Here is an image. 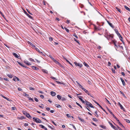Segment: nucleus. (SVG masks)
Wrapping results in <instances>:
<instances>
[{
    "label": "nucleus",
    "mask_w": 130,
    "mask_h": 130,
    "mask_svg": "<svg viewBox=\"0 0 130 130\" xmlns=\"http://www.w3.org/2000/svg\"><path fill=\"white\" fill-rule=\"evenodd\" d=\"M118 104L119 105L121 109L123 110L124 111H125V110L123 107L122 105L121 104L120 102H119L118 103Z\"/></svg>",
    "instance_id": "nucleus-9"
},
{
    "label": "nucleus",
    "mask_w": 130,
    "mask_h": 130,
    "mask_svg": "<svg viewBox=\"0 0 130 130\" xmlns=\"http://www.w3.org/2000/svg\"><path fill=\"white\" fill-rule=\"evenodd\" d=\"M124 8H125V9H126L128 10V11H129L130 12V8H128V7H127L126 6H124Z\"/></svg>",
    "instance_id": "nucleus-23"
},
{
    "label": "nucleus",
    "mask_w": 130,
    "mask_h": 130,
    "mask_svg": "<svg viewBox=\"0 0 130 130\" xmlns=\"http://www.w3.org/2000/svg\"><path fill=\"white\" fill-rule=\"evenodd\" d=\"M57 96V98H58V99L59 100H60L61 99V98H62V96L59 95H58Z\"/></svg>",
    "instance_id": "nucleus-25"
},
{
    "label": "nucleus",
    "mask_w": 130,
    "mask_h": 130,
    "mask_svg": "<svg viewBox=\"0 0 130 130\" xmlns=\"http://www.w3.org/2000/svg\"><path fill=\"white\" fill-rule=\"evenodd\" d=\"M42 71L44 73H45L46 74L48 73V71L46 70L43 69L42 70Z\"/></svg>",
    "instance_id": "nucleus-24"
},
{
    "label": "nucleus",
    "mask_w": 130,
    "mask_h": 130,
    "mask_svg": "<svg viewBox=\"0 0 130 130\" xmlns=\"http://www.w3.org/2000/svg\"><path fill=\"white\" fill-rule=\"evenodd\" d=\"M119 125H120V126L121 127H124V126H123V125H122V124H121V123H120V124H119Z\"/></svg>",
    "instance_id": "nucleus-60"
},
{
    "label": "nucleus",
    "mask_w": 130,
    "mask_h": 130,
    "mask_svg": "<svg viewBox=\"0 0 130 130\" xmlns=\"http://www.w3.org/2000/svg\"><path fill=\"white\" fill-rule=\"evenodd\" d=\"M125 120L128 123H130V121L129 120L127 119H125Z\"/></svg>",
    "instance_id": "nucleus-41"
},
{
    "label": "nucleus",
    "mask_w": 130,
    "mask_h": 130,
    "mask_svg": "<svg viewBox=\"0 0 130 130\" xmlns=\"http://www.w3.org/2000/svg\"><path fill=\"white\" fill-rule=\"evenodd\" d=\"M50 93L51 95L52 96H55L56 95V93L54 92L51 91Z\"/></svg>",
    "instance_id": "nucleus-16"
},
{
    "label": "nucleus",
    "mask_w": 130,
    "mask_h": 130,
    "mask_svg": "<svg viewBox=\"0 0 130 130\" xmlns=\"http://www.w3.org/2000/svg\"><path fill=\"white\" fill-rule=\"evenodd\" d=\"M24 62L27 65H31V64L30 63H28V62L27 61H24Z\"/></svg>",
    "instance_id": "nucleus-21"
},
{
    "label": "nucleus",
    "mask_w": 130,
    "mask_h": 130,
    "mask_svg": "<svg viewBox=\"0 0 130 130\" xmlns=\"http://www.w3.org/2000/svg\"><path fill=\"white\" fill-rule=\"evenodd\" d=\"M105 36L106 38H107V39L109 40H112V39L113 38V36H112L111 35H107Z\"/></svg>",
    "instance_id": "nucleus-3"
},
{
    "label": "nucleus",
    "mask_w": 130,
    "mask_h": 130,
    "mask_svg": "<svg viewBox=\"0 0 130 130\" xmlns=\"http://www.w3.org/2000/svg\"><path fill=\"white\" fill-rule=\"evenodd\" d=\"M95 122H97L98 121V120L96 118H93L92 119Z\"/></svg>",
    "instance_id": "nucleus-34"
},
{
    "label": "nucleus",
    "mask_w": 130,
    "mask_h": 130,
    "mask_svg": "<svg viewBox=\"0 0 130 130\" xmlns=\"http://www.w3.org/2000/svg\"><path fill=\"white\" fill-rule=\"evenodd\" d=\"M8 76L10 78H12L13 77V76L11 74L9 75H8Z\"/></svg>",
    "instance_id": "nucleus-51"
},
{
    "label": "nucleus",
    "mask_w": 130,
    "mask_h": 130,
    "mask_svg": "<svg viewBox=\"0 0 130 130\" xmlns=\"http://www.w3.org/2000/svg\"><path fill=\"white\" fill-rule=\"evenodd\" d=\"M56 63V64H57L58 65H59L60 67H61L62 68H63L64 67L59 62H58L56 60H54V61Z\"/></svg>",
    "instance_id": "nucleus-7"
},
{
    "label": "nucleus",
    "mask_w": 130,
    "mask_h": 130,
    "mask_svg": "<svg viewBox=\"0 0 130 130\" xmlns=\"http://www.w3.org/2000/svg\"><path fill=\"white\" fill-rule=\"evenodd\" d=\"M18 90L19 91H21L22 90V89L20 88H18Z\"/></svg>",
    "instance_id": "nucleus-59"
},
{
    "label": "nucleus",
    "mask_w": 130,
    "mask_h": 130,
    "mask_svg": "<svg viewBox=\"0 0 130 130\" xmlns=\"http://www.w3.org/2000/svg\"><path fill=\"white\" fill-rule=\"evenodd\" d=\"M107 21L110 27L112 28H114V26L112 25V23H110L109 21Z\"/></svg>",
    "instance_id": "nucleus-11"
},
{
    "label": "nucleus",
    "mask_w": 130,
    "mask_h": 130,
    "mask_svg": "<svg viewBox=\"0 0 130 130\" xmlns=\"http://www.w3.org/2000/svg\"><path fill=\"white\" fill-rule=\"evenodd\" d=\"M108 123L109 124H110L111 127L113 128V129H115V130H117V128H116L115 126L113 125L112 124L110 123V122H109Z\"/></svg>",
    "instance_id": "nucleus-6"
},
{
    "label": "nucleus",
    "mask_w": 130,
    "mask_h": 130,
    "mask_svg": "<svg viewBox=\"0 0 130 130\" xmlns=\"http://www.w3.org/2000/svg\"><path fill=\"white\" fill-rule=\"evenodd\" d=\"M38 92L39 93H41V94H43V92L42 91H38Z\"/></svg>",
    "instance_id": "nucleus-61"
},
{
    "label": "nucleus",
    "mask_w": 130,
    "mask_h": 130,
    "mask_svg": "<svg viewBox=\"0 0 130 130\" xmlns=\"http://www.w3.org/2000/svg\"><path fill=\"white\" fill-rule=\"evenodd\" d=\"M73 35V36L75 37L76 38H78V37L75 34H74Z\"/></svg>",
    "instance_id": "nucleus-39"
},
{
    "label": "nucleus",
    "mask_w": 130,
    "mask_h": 130,
    "mask_svg": "<svg viewBox=\"0 0 130 130\" xmlns=\"http://www.w3.org/2000/svg\"><path fill=\"white\" fill-rule=\"evenodd\" d=\"M86 93L87 94L89 95L91 97H92V96L89 93V92L88 91H87V92H86Z\"/></svg>",
    "instance_id": "nucleus-44"
},
{
    "label": "nucleus",
    "mask_w": 130,
    "mask_h": 130,
    "mask_svg": "<svg viewBox=\"0 0 130 130\" xmlns=\"http://www.w3.org/2000/svg\"><path fill=\"white\" fill-rule=\"evenodd\" d=\"M40 97L42 98L43 99L44 98V96L42 95H40Z\"/></svg>",
    "instance_id": "nucleus-62"
},
{
    "label": "nucleus",
    "mask_w": 130,
    "mask_h": 130,
    "mask_svg": "<svg viewBox=\"0 0 130 130\" xmlns=\"http://www.w3.org/2000/svg\"><path fill=\"white\" fill-rule=\"evenodd\" d=\"M78 118L82 122H83L84 121V120L83 119H82L79 117H78Z\"/></svg>",
    "instance_id": "nucleus-28"
},
{
    "label": "nucleus",
    "mask_w": 130,
    "mask_h": 130,
    "mask_svg": "<svg viewBox=\"0 0 130 130\" xmlns=\"http://www.w3.org/2000/svg\"><path fill=\"white\" fill-rule=\"evenodd\" d=\"M25 118V117L24 116H21L20 118V119H22Z\"/></svg>",
    "instance_id": "nucleus-49"
},
{
    "label": "nucleus",
    "mask_w": 130,
    "mask_h": 130,
    "mask_svg": "<svg viewBox=\"0 0 130 130\" xmlns=\"http://www.w3.org/2000/svg\"><path fill=\"white\" fill-rule=\"evenodd\" d=\"M36 50L38 51V52H40V50H39V49L38 48H37L36 47H35V48H34Z\"/></svg>",
    "instance_id": "nucleus-46"
},
{
    "label": "nucleus",
    "mask_w": 130,
    "mask_h": 130,
    "mask_svg": "<svg viewBox=\"0 0 130 130\" xmlns=\"http://www.w3.org/2000/svg\"><path fill=\"white\" fill-rule=\"evenodd\" d=\"M77 97L80 101L82 102V103H84L85 102L82 99V96H78Z\"/></svg>",
    "instance_id": "nucleus-12"
},
{
    "label": "nucleus",
    "mask_w": 130,
    "mask_h": 130,
    "mask_svg": "<svg viewBox=\"0 0 130 130\" xmlns=\"http://www.w3.org/2000/svg\"><path fill=\"white\" fill-rule=\"evenodd\" d=\"M112 42L113 43L115 46L116 47H117V45H116V43L117 42V41L115 40H113L112 41Z\"/></svg>",
    "instance_id": "nucleus-19"
},
{
    "label": "nucleus",
    "mask_w": 130,
    "mask_h": 130,
    "mask_svg": "<svg viewBox=\"0 0 130 130\" xmlns=\"http://www.w3.org/2000/svg\"><path fill=\"white\" fill-rule=\"evenodd\" d=\"M55 106L57 108H61V106L59 105L55 104Z\"/></svg>",
    "instance_id": "nucleus-29"
},
{
    "label": "nucleus",
    "mask_w": 130,
    "mask_h": 130,
    "mask_svg": "<svg viewBox=\"0 0 130 130\" xmlns=\"http://www.w3.org/2000/svg\"><path fill=\"white\" fill-rule=\"evenodd\" d=\"M72 126H73V128L75 129V130H76L75 127L73 125H72Z\"/></svg>",
    "instance_id": "nucleus-63"
},
{
    "label": "nucleus",
    "mask_w": 130,
    "mask_h": 130,
    "mask_svg": "<svg viewBox=\"0 0 130 130\" xmlns=\"http://www.w3.org/2000/svg\"><path fill=\"white\" fill-rule=\"evenodd\" d=\"M28 98H29V99H28L29 100L33 102H34V100L32 98L30 97H29Z\"/></svg>",
    "instance_id": "nucleus-33"
},
{
    "label": "nucleus",
    "mask_w": 130,
    "mask_h": 130,
    "mask_svg": "<svg viewBox=\"0 0 130 130\" xmlns=\"http://www.w3.org/2000/svg\"><path fill=\"white\" fill-rule=\"evenodd\" d=\"M120 78L122 82V83L123 85L124 86H125V83L124 81L123 80V79L122 78H121V77H120Z\"/></svg>",
    "instance_id": "nucleus-15"
},
{
    "label": "nucleus",
    "mask_w": 130,
    "mask_h": 130,
    "mask_svg": "<svg viewBox=\"0 0 130 130\" xmlns=\"http://www.w3.org/2000/svg\"><path fill=\"white\" fill-rule=\"evenodd\" d=\"M85 103L87 105V106H86L87 107H86V108L89 111H90V110L87 107H90L91 108H94V107L93 106H92V104L89 102H88L87 101H85Z\"/></svg>",
    "instance_id": "nucleus-1"
},
{
    "label": "nucleus",
    "mask_w": 130,
    "mask_h": 130,
    "mask_svg": "<svg viewBox=\"0 0 130 130\" xmlns=\"http://www.w3.org/2000/svg\"><path fill=\"white\" fill-rule=\"evenodd\" d=\"M51 78H52V79H57L56 78L54 77H52V76H51Z\"/></svg>",
    "instance_id": "nucleus-55"
},
{
    "label": "nucleus",
    "mask_w": 130,
    "mask_h": 130,
    "mask_svg": "<svg viewBox=\"0 0 130 130\" xmlns=\"http://www.w3.org/2000/svg\"><path fill=\"white\" fill-rule=\"evenodd\" d=\"M24 95L26 96L28 98L29 97V95L28 94H27L25 93H24Z\"/></svg>",
    "instance_id": "nucleus-30"
},
{
    "label": "nucleus",
    "mask_w": 130,
    "mask_h": 130,
    "mask_svg": "<svg viewBox=\"0 0 130 130\" xmlns=\"http://www.w3.org/2000/svg\"><path fill=\"white\" fill-rule=\"evenodd\" d=\"M79 87L80 88H82V90L83 88H84L81 85Z\"/></svg>",
    "instance_id": "nucleus-57"
},
{
    "label": "nucleus",
    "mask_w": 130,
    "mask_h": 130,
    "mask_svg": "<svg viewBox=\"0 0 130 130\" xmlns=\"http://www.w3.org/2000/svg\"><path fill=\"white\" fill-rule=\"evenodd\" d=\"M13 80L15 81H21L17 77L15 76L14 78L13 79Z\"/></svg>",
    "instance_id": "nucleus-8"
},
{
    "label": "nucleus",
    "mask_w": 130,
    "mask_h": 130,
    "mask_svg": "<svg viewBox=\"0 0 130 130\" xmlns=\"http://www.w3.org/2000/svg\"><path fill=\"white\" fill-rule=\"evenodd\" d=\"M28 43L30 44V45H31L34 48H35V47H36V46L30 42H28Z\"/></svg>",
    "instance_id": "nucleus-18"
},
{
    "label": "nucleus",
    "mask_w": 130,
    "mask_h": 130,
    "mask_svg": "<svg viewBox=\"0 0 130 130\" xmlns=\"http://www.w3.org/2000/svg\"><path fill=\"white\" fill-rule=\"evenodd\" d=\"M76 104L78 105V106L80 107L81 108H82V107L81 106V105L79 104L78 103L76 102Z\"/></svg>",
    "instance_id": "nucleus-32"
},
{
    "label": "nucleus",
    "mask_w": 130,
    "mask_h": 130,
    "mask_svg": "<svg viewBox=\"0 0 130 130\" xmlns=\"http://www.w3.org/2000/svg\"><path fill=\"white\" fill-rule=\"evenodd\" d=\"M34 100L36 102H38L39 101L38 99L36 98H34Z\"/></svg>",
    "instance_id": "nucleus-48"
},
{
    "label": "nucleus",
    "mask_w": 130,
    "mask_h": 130,
    "mask_svg": "<svg viewBox=\"0 0 130 130\" xmlns=\"http://www.w3.org/2000/svg\"><path fill=\"white\" fill-rule=\"evenodd\" d=\"M16 108L15 107H12L11 108V109L12 110H15L16 109Z\"/></svg>",
    "instance_id": "nucleus-52"
},
{
    "label": "nucleus",
    "mask_w": 130,
    "mask_h": 130,
    "mask_svg": "<svg viewBox=\"0 0 130 130\" xmlns=\"http://www.w3.org/2000/svg\"><path fill=\"white\" fill-rule=\"evenodd\" d=\"M74 39L75 41L77 43L79 44H80V43H79V41L78 40H77L75 38H74Z\"/></svg>",
    "instance_id": "nucleus-31"
},
{
    "label": "nucleus",
    "mask_w": 130,
    "mask_h": 130,
    "mask_svg": "<svg viewBox=\"0 0 130 130\" xmlns=\"http://www.w3.org/2000/svg\"><path fill=\"white\" fill-rule=\"evenodd\" d=\"M29 60H30V61H32L33 62H35V61H34V60L33 59H32L31 58H29Z\"/></svg>",
    "instance_id": "nucleus-38"
},
{
    "label": "nucleus",
    "mask_w": 130,
    "mask_h": 130,
    "mask_svg": "<svg viewBox=\"0 0 130 130\" xmlns=\"http://www.w3.org/2000/svg\"><path fill=\"white\" fill-rule=\"evenodd\" d=\"M66 116L68 118H70V115L69 114H67Z\"/></svg>",
    "instance_id": "nucleus-53"
},
{
    "label": "nucleus",
    "mask_w": 130,
    "mask_h": 130,
    "mask_svg": "<svg viewBox=\"0 0 130 130\" xmlns=\"http://www.w3.org/2000/svg\"><path fill=\"white\" fill-rule=\"evenodd\" d=\"M31 68L34 70H37L38 69V68L35 66H31Z\"/></svg>",
    "instance_id": "nucleus-13"
},
{
    "label": "nucleus",
    "mask_w": 130,
    "mask_h": 130,
    "mask_svg": "<svg viewBox=\"0 0 130 130\" xmlns=\"http://www.w3.org/2000/svg\"><path fill=\"white\" fill-rule=\"evenodd\" d=\"M56 82H57V83L58 84H63L61 82H59L57 81H56Z\"/></svg>",
    "instance_id": "nucleus-47"
},
{
    "label": "nucleus",
    "mask_w": 130,
    "mask_h": 130,
    "mask_svg": "<svg viewBox=\"0 0 130 130\" xmlns=\"http://www.w3.org/2000/svg\"><path fill=\"white\" fill-rule=\"evenodd\" d=\"M100 126L104 129H105L106 127L105 126L102 125H100Z\"/></svg>",
    "instance_id": "nucleus-37"
},
{
    "label": "nucleus",
    "mask_w": 130,
    "mask_h": 130,
    "mask_svg": "<svg viewBox=\"0 0 130 130\" xmlns=\"http://www.w3.org/2000/svg\"><path fill=\"white\" fill-rule=\"evenodd\" d=\"M46 110L48 111H49L50 110V108L49 107L46 108Z\"/></svg>",
    "instance_id": "nucleus-64"
},
{
    "label": "nucleus",
    "mask_w": 130,
    "mask_h": 130,
    "mask_svg": "<svg viewBox=\"0 0 130 130\" xmlns=\"http://www.w3.org/2000/svg\"><path fill=\"white\" fill-rule=\"evenodd\" d=\"M116 8L119 12L120 13H121V10L120 9L118 8L117 7H116Z\"/></svg>",
    "instance_id": "nucleus-27"
},
{
    "label": "nucleus",
    "mask_w": 130,
    "mask_h": 130,
    "mask_svg": "<svg viewBox=\"0 0 130 130\" xmlns=\"http://www.w3.org/2000/svg\"><path fill=\"white\" fill-rule=\"evenodd\" d=\"M61 99L62 101H65L66 100V99L65 98H64V97H62V98Z\"/></svg>",
    "instance_id": "nucleus-42"
},
{
    "label": "nucleus",
    "mask_w": 130,
    "mask_h": 130,
    "mask_svg": "<svg viewBox=\"0 0 130 130\" xmlns=\"http://www.w3.org/2000/svg\"><path fill=\"white\" fill-rule=\"evenodd\" d=\"M111 70L112 72L113 73H115V70H114V69H111Z\"/></svg>",
    "instance_id": "nucleus-54"
},
{
    "label": "nucleus",
    "mask_w": 130,
    "mask_h": 130,
    "mask_svg": "<svg viewBox=\"0 0 130 130\" xmlns=\"http://www.w3.org/2000/svg\"><path fill=\"white\" fill-rule=\"evenodd\" d=\"M83 64L85 66L87 67H89V66L85 62H84Z\"/></svg>",
    "instance_id": "nucleus-26"
},
{
    "label": "nucleus",
    "mask_w": 130,
    "mask_h": 130,
    "mask_svg": "<svg viewBox=\"0 0 130 130\" xmlns=\"http://www.w3.org/2000/svg\"><path fill=\"white\" fill-rule=\"evenodd\" d=\"M39 126L41 127V128L44 129L45 130H47V128L42 125H40Z\"/></svg>",
    "instance_id": "nucleus-14"
},
{
    "label": "nucleus",
    "mask_w": 130,
    "mask_h": 130,
    "mask_svg": "<svg viewBox=\"0 0 130 130\" xmlns=\"http://www.w3.org/2000/svg\"><path fill=\"white\" fill-rule=\"evenodd\" d=\"M25 14H26L30 18L32 19V17L29 14H28L26 12H25Z\"/></svg>",
    "instance_id": "nucleus-17"
},
{
    "label": "nucleus",
    "mask_w": 130,
    "mask_h": 130,
    "mask_svg": "<svg viewBox=\"0 0 130 130\" xmlns=\"http://www.w3.org/2000/svg\"><path fill=\"white\" fill-rule=\"evenodd\" d=\"M95 116L97 117H99V116L98 115V114H97V111H96L95 112Z\"/></svg>",
    "instance_id": "nucleus-36"
},
{
    "label": "nucleus",
    "mask_w": 130,
    "mask_h": 130,
    "mask_svg": "<svg viewBox=\"0 0 130 130\" xmlns=\"http://www.w3.org/2000/svg\"><path fill=\"white\" fill-rule=\"evenodd\" d=\"M64 29L66 30V31L67 32H69V30L66 27H64Z\"/></svg>",
    "instance_id": "nucleus-35"
},
{
    "label": "nucleus",
    "mask_w": 130,
    "mask_h": 130,
    "mask_svg": "<svg viewBox=\"0 0 130 130\" xmlns=\"http://www.w3.org/2000/svg\"><path fill=\"white\" fill-rule=\"evenodd\" d=\"M7 128L8 130H12V129L10 127H7Z\"/></svg>",
    "instance_id": "nucleus-50"
},
{
    "label": "nucleus",
    "mask_w": 130,
    "mask_h": 130,
    "mask_svg": "<svg viewBox=\"0 0 130 130\" xmlns=\"http://www.w3.org/2000/svg\"><path fill=\"white\" fill-rule=\"evenodd\" d=\"M17 62L20 65V66H22H22H23V65L22 64L20 63V62H19L18 61H17Z\"/></svg>",
    "instance_id": "nucleus-43"
},
{
    "label": "nucleus",
    "mask_w": 130,
    "mask_h": 130,
    "mask_svg": "<svg viewBox=\"0 0 130 130\" xmlns=\"http://www.w3.org/2000/svg\"><path fill=\"white\" fill-rule=\"evenodd\" d=\"M116 33L118 35H120V33L119 32L117 29H115L114 30Z\"/></svg>",
    "instance_id": "nucleus-20"
},
{
    "label": "nucleus",
    "mask_w": 130,
    "mask_h": 130,
    "mask_svg": "<svg viewBox=\"0 0 130 130\" xmlns=\"http://www.w3.org/2000/svg\"><path fill=\"white\" fill-rule=\"evenodd\" d=\"M33 119V121L37 123H40L41 122V121L38 118L34 117Z\"/></svg>",
    "instance_id": "nucleus-2"
},
{
    "label": "nucleus",
    "mask_w": 130,
    "mask_h": 130,
    "mask_svg": "<svg viewBox=\"0 0 130 130\" xmlns=\"http://www.w3.org/2000/svg\"><path fill=\"white\" fill-rule=\"evenodd\" d=\"M13 54L14 56H15L16 58L19 59L20 58V57L18 56V55L16 53H13Z\"/></svg>",
    "instance_id": "nucleus-10"
},
{
    "label": "nucleus",
    "mask_w": 130,
    "mask_h": 130,
    "mask_svg": "<svg viewBox=\"0 0 130 130\" xmlns=\"http://www.w3.org/2000/svg\"><path fill=\"white\" fill-rule=\"evenodd\" d=\"M94 102H95V103L98 106H99L104 111H105V110L104 109V108L102 107L101 106L100 104L98 102H97L96 101H94Z\"/></svg>",
    "instance_id": "nucleus-5"
},
{
    "label": "nucleus",
    "mask_w": 130,
    "mask_h": 130,
    "mask_svg": "<svg viewBox=\"0 0 130 130\" xmlns=\"http://www.w3.org/2000/svg\"><path fill=\"white\" fill-rule=\"evenodd\" d=\"M74 63L76 66L79 67L80 68H81L82 67L83 65L82 64L79 63H77L76 62H75Z\"/></svg>",
    "instance_id": "nucleus-4"
},
{
    "label": "nucleus",
    "mask_w": 130,
    "mask_h": 130,
    "mask_svg": "<svg viewBox=\"0 0 130 130\" xmlns=\"http://www.w3.org/2000/svg\"><path fill=\"white\" fill-rule=\"evenodd\" d=\"M26 116L28 118H29V119H30L31 118V116L28 113L27 114Z\"/></svg>",
    "instance_id": "nucleus-22"
},
{
    "label": "nucleus",
    "mask_w": 130,
    "mask_h": 130,
    "mask_svg": "<svg viewBox=\"0 0 130 130\" xmlns=\"http://www.w3.org/2000/svg\"><path fill=\"white\" fill-rule=\"evenodd\" d=\"M120 93L122 94L123 95V96H124V97H125V95L121 91H120Z\"/></svg>",
    "instance_id": "nucleus-40"
},
{
    "label": "nucleus",
    "mask_w": 130,
    "mask_h": 130,
    "mask_svg": "<svg viewBox=\"0 0 130 130\" xmlns=\"http://www.w3.org/2000/svg\"><path fill=\"white\" fill-rule=\"evenodd\" d=\"M111 63L109 61L108 62V66H110L111 65Z\"/></svg>",
    "instance_id": "nucleus-56"
},
{
    "label": "nucleus",
    "mask_w": 130,
    "mask_h": 130,
    "mask_svg": "<svg viewBox=\"0 0 130 130\" xmlns=\"http://www.w3.org/2000/svg\"><path fill=\"white\" fill-rule=\"evenodd\" d=\"M83 90H84L86 93L87 92V90L85 89V88H83Z\"/></svg>",
    "instance_id": "nucleus-45"
},
{
    "label": "nucleus",
    "mask_w": 130,
    "mask_h": 130,
    "mask_svg": "<svg viewBox=\"0 0 130 130\" xmlns=\"http://www.w3.org/2000/svg\"><path fill=\"white\" fill-rule=\"evenodd\" d=\"M29 89L30 90H34V88L32 87H30L29 88Z\"/></svg>",
    "instance_id": "nucleus-58"
}]
</instances>
